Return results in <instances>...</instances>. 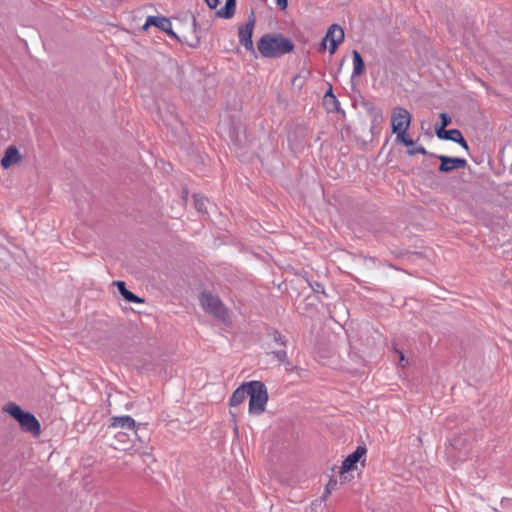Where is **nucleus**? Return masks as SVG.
<instances>
[{"label":"nucleus","instance_id":"nucleus-1","mask_svg":"<svg viewBox=\"0 0 512 512\" xmlns=\"http://www.w3.org/2000/svg\"><path fill=\"white\" fill-rule=\"evenodd\" d=\"M259 53L266 58H278L294 50V43L282 34H264L257 43Z\"/></svg>","mask_w":512,"mask_h":512},{"label":"nucleus","instance_id":"nucleus-2","mask_svg":"<svg viewBox=\"0 0 512 512\" xmlns=\"http://www.w3.org/2000/svg\"><path fill=\"white\" fill-rule=\"evenodd\" d=\"M3 411L12 416L24 432L32 433L35 436L40 434L41 426L37 418L31 413L23 411L16 403H8Z\"/></svg>","mask_w":512,"mask_h":512},{"label":"nucleus","instance_id":"nucleus-3","mask_svg":"<svg viewBox=\"0 0 512 512\" xmlns=\"http://www.w3.org/2000/svg\"><path fill=\"white\" fill-rule=\"evenodd\" d=\"M248 398L250 414L261 415L264 413L268 402V392L265 384L257 380L249 381Z\"/></svg>","mask_w":512,"mask_h":512},{"label":"nucleus","instance_id":"nucleus-4","mask_svg":"<svg viewBox=\"0 0 512 512\" xmlns=\"http://www.w3.org/2000/svg\"><path fill=\"white\" fill-rule=\"evenodd\" d=\"M202 308L217 319L227 322L229 320L228 310L225 308L221 300L209 292H203L199 296Z\"/></svg>","mask_w":512,"mask_h":512},{"label":"nucleus","instance_id":"nucleus-5","mask_svg":"<svg viewBox=\"0 0 512 512\" xmlns=\"http://www.w3.org/2000/svg\"><path fill=\"white\" fill-rule=\"evenodd\" d=\"M411 123V114L403 107H394L391 113V127L393 133L408 132Z\"/></svg>","mask_w":512,"mask_h":512},{"label":"nucleus","instance_id":"nucleus-6","mask_svg":"<svg viewBox=\"0 0 512 512\" xmlns=\"http://www.w3.org/2000/svg\"><path fill=\"white\" fill-rule=\"evenodd\" d=\"M366 452V447L358 446L352 454L345 458L339 470L342 483L348 480L346 474L356 468L357 462H359L361 458L365 457Z\"/></svg>","mask_w":512,"mask_h":512},{"label":"nucleus","instance_id":"nucleus-7","mask_svg":"<svg viewBox=\"0 0 512 512\" xmlns=\"http://www.w3.org/2000/svg\"><path fill=\"white\" fill-rule=\"evenodd\" d=\"M255 23V16L254 13L252 12L248 21L244 25H241L238 30L239 42L248 51H253L252 35Z\"/></svg>","mask_w":512,"mask_h":512},{"label":"nucleus","instance_id":"nucleus-8","mask_svg":"<svg viewBox=\"0 0 512 512\" xmlns=\"http://www.w3.org/2000/svg\"><path fill=\"white\" fill-rule=\"evenodd\" d=\"M344 41V31L337 25L333 24L328 28L325 38L323 39L322 45L325 47L326 43L329 42V52L334 54L339 44Z\"/></svg>","mask_w":512,"mask_h":512},{"label":"nucleus","instance_id":"nucleus-9","mask_svg":"<svg viewBox=\"0 0 512 512\" xmlns=\"http://www.w3.org/2000/svg\"><path fill=\"white\" fill-rule=\"evenodd\" d=\"M150 26H154L168 35L176 36L172 31V23L170 19L164 16H148L144 25L142 26L143 31H147Z\"/></svg>","mask_w":512,"mask_h":512},{"label":"nucleus","instance_id":"nucleus-10","mask_svg":"<svg viewBox=\"0 0 512 512\" xmlns=\"http://www.w3.org/2000/svg\"><path fill=\"white\" fill-rule=\"evenodd\" d=\"M439 159L441 161L439 170L442 172H449L454 169L465 168V166L467 165L466 160L463 158H453L441 155L439 156Z\"/></svg>","mask_w":512,"mask_h":512},{"label":"nucleus","instance_id":"nucleus-11","mask_svg":"<svg viewBox=\"0 0 512 512\" xmlns=\"http://www.w3.org/2000/svg\"><path fill=\"white\" fill-rule=\"evenodd\" d=\"M22 161V155L15 146H9L1 159V166L3 169H8L13 165L19 164Z\"/></svg>","mask_w":512,"mask_h":512},{"label":"nucleus","instance_id":"nucleus-12","mask_svg":"<svg viewBox=\"0 0 512 512\" xmlns=\"http://www.w3.org/2000/svg\"><path fill=\"white\" fill-rule=\"evenodd\" d=\"M249 394V382H244L231 395L229 399L230 407H237L244 403Z\"/></svg>","mask_w":512,"mask_h":512},{"label":"nucleus","instance_id":"nucleus-13","mask_svg":"<svg viewBox=\"0 0 512 512\" xmlns=\"http://www.w3.org/2000/svg\"><path fill=\"white\" fill-rule=\"evenodd\" d=\"M440 139L445 140H451L453 142L458 143L461 145L464 149H468V143L464 139L462 133L458 129H451V130H445V128L442 130V133L440 135H437Z\"/></svg>","mask_w":512,"mask_h":512},{"label":"nucleus","instance_id":"nucleus-14","mask_svg":"<svg viewBox=\"0 0 512 512\" xmlns=\"http://www.w3.org/2000/svg\"><path fill=\"white\" fill-rule=\"evenodd\" d=\"M111 427L113 428H126V429H134L135 428V420L129 416H115L112 418Z\"/></svg>","mask_w":512,"mask_h":512},{"label":"nucleus","instance_id":"nucleus-15","mask_svg":"<svg viewBox=\"0 0 512 512\" xmlns=\"http://www.w3.org/2000/svg\"><path fill=\"white\" fill-rule=\"evenodd\" d=\"M114 285L117 286L120 294L123 296V298L126 301L132 302V303H138V304L144 302V300L142 298H140L137 295L133 294L131 291H129L126 288L125 282H123V281H115Z\"/></svg>","mask_w":512,"mask_h":512},{"label":"nucleus","instance_id":"nucleus-16","mask_svg":"<svg viewBox=\"0 0 512 512\" xmlns=\"http://www.w3.org/2000/svg\"><path fill=\"white\" fill-rule=\"evenodd\" d=\"M353 56V76H360L365 71V64L362 56L357 50L352 51Z\"/></svg>","mask_w":512,"mask_h":512},{"label":"nucleus","instance_id":"nucleus-17","mask_svg":"<svg viewBox=\"0 0 512 512\" xmlns=\"http://www.w3.org/2000/svg\"><path fill=\"white\" fill-rule=\"evenodd\" d=\"M236 10V2H225V6L220 8L216 15L221 18H231Z\"/></svg>","mask_w":512,"mask_h":512},{"label":"nucleus","instance_id":"nucleus-18","mask_svg":"<svg viewBox=\"0 0 512 512\" xmlns=\"http://www.w3.org/2000/svg\"><path fill=\"white\" fill-rule=\"evenodd\" d=\"M324 105L326 106L327 110L333 111L336 110L338 107V101L336 96L332 93L331 90H329L324 95Z\"/></svg>","mask_w":512,"mask_h":512},{"label":"nucleus","instance_id":"nucleus-19","mask_svg":"<svg viewBox=\"0 0 512 512\" xmlns=\"http://www.w3.org/2000/svg\"><path fill=\"white\" fill-rule=\"evenodd\" d=\"M440 120H441V124L439 126L435 127L436 135H440V133H442V130L451 124V118L446 113L440 114Z\"/></svg>","mask_w":512,"mask_h":512},{"label":"nucleus","instance_id":"nucleus-20","mask_svg":"<svg viewBox=\"0 0 512 512\" xmlns=\"http://www.w3.org/2000/svg\"><path fill=\"white\" fill-rule=\"evenodd\" d=\"M396 140L405 146H414V141L409 137L407 132L396 133Z\"/></svg>","mask_w":512,"mask_h":512},{"label":"nucleus","instance_id":"nucleus-21","mask_svg":"<svg viewBox=\"0 0 512 512\" xmlns=\"http://www.w3.org/2000/svg\"><path fill=\"white\" fill-rule=\"evenodd\" d=\"M194 203H195V207L198 211H200V212L206 211V203H207L206 198L199 196V195H195Z\"/></svg>","mask_w":512,"mask_h":512},{"label":"nucleus","instance_id":"nucleus-22","mask_svg":"<svg viewBox=\"0 0 512 512\" xmlns=\"http://www.w3.org/2000/svg\"><path fill=\"white\" fill-rule=\"evenodd\" d=\"M338 482L335 478L331 477L326 485L327 494H331L337 488Z\"/></svg>","mask_w":512,"mask_h":512},{"label":"nucleus","instance_id":"nucleus-23","mask_svg":"<svg viewBox=\"0 0 512 512\" xmlns=\"http://www.w3.org/2000/svg\"><path fill=\"white\" fill-rule=\"evenodd\" d=\"M407 152H408L409 155H416V154H423V155H425L427 153L426 149L424 147H422V146L417 147V148L413 147V148L409 149Z\"/></svg>","mask_w":512,"mask_h":512},{"label":"nucleus","instance_id":"nucleus-24","mask_svg":"<svg viewBox=\"0 0 512 512\" xmlns=\"http://www.w3.org/2000/svg\"><path fill=\"white\" fill-rule=\"evenodd\" d=\"M279 362L283 363L287 359V353L285 350H280L273 353Z\"/></svg>","mask_w":512,"mask_h":512},{"label":"nucleus","instance_id":"nucleus-25","mask_svg":"<svg viewBox=\"0 0 512 512\" xmlns=\"http://www.w3.org/2000/svg\"><path fill=\"white\" fill-rule=\"evenodd\" d=\"M273 337H274V340L279 343L281 346H285L286 345V342L285 340L283 339L282 335L278 332V331H275L273 333Z\"/></svg>","mask_w":512,"mask_h":512},{"label":"nucleus","instance_id":"nucleus-26","mask_svg":"<svg viewBox=\"0 0 512 512\" xmlns=\"http://www.w3.org/2000/svg\"><path fill=\"white\" fill-rule=\"evenodd\" d=\"M206 3L208 4L209 8H210L211 10H213V9H216V8H217V6H218V4H219L220 2H211V1H208V2H206Z\"/></svg>","mask_w":512,"mask_h":512},{"label":"nucleus","instance_id":"nucleus-27","mask_svg":"<svg viewBox=\"0 0 512 512\" xmlns=\"http://www.w3.org/2000/svg\"><path fill=\"white\" fill-rule=\"evenodd\" d=\"M277 4L281 10H285L288 6V2H277Z\"/></svg>","mask_w":512,"mask_h":512},{"label":"nucleus","instance_id":"nucleus-28","mask_svg":"<svg viewBox=\"0 0 512 512\" xmlns=\"http://www.w3.org/2000/svg\"><path fill=\"white\" fill-rule=\"evenodd\" d=\"M116 437L120 440V441H124V438L126 437V435L124 433H118L116 435Z\"/></svg>","mask_w":512,"mask_h":512},{"label":"nucleus","instance_id":"nucleus-29","mask_svg":"<svg viewBox=\"0 0 512 512\" xmlns=\"http://www.w3.org/2000/svg\"><path fill=\"white\" fill-rule=\"evenodd\" d=\"M231 415H232L233 421L235 422V428H234V430H235V432H237V431H238V426H237V424H236V416H235V414H233V413H231Z\"/></svg>","mask_w":512,"mask_h":512},{"label":"nucleus","instance_id":"nucleus-30","mask_svg":"<svg viewBox=\"0 0 512 512\" xmlns=\"http://www.w3.org/2000/svg\"><path fill=\"white\" fill-rule=\"evenodd\" d=\"M331 494H327V489L325 488L324 494L322 496V500L325 501Z\"/></svg>","mask_w":512,"mask_h":512},{"label":"nucleus","instance_id":"nucleus-31","mask_svg":"<svg viewBox=\"0 0 512 512\" xmlns=\"http://www.w3.org/2000/svg\"><path fill=\"white\" fill-rule=\"evenodd\" d=\"M405 361V357L402 353H400V363L402 364V366H404L403 362Z\"/></svg>","mask_w":512,"mask_h":512}]
</instances>
